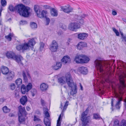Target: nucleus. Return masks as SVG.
Instances as JSON below:
<instances>
[{
    "mask_svg": "<svg viewBox=\"0 0 126 126\" xmlns=\"http://www.w3.org/2000/svg\"><path fill=\"white\" fill-rule=\"evenodd\" d=\"M58 81L61 85L67 83L68 86L71 88L70 93H68L69 96H70L71 95H73L77 93V91L76 84L74 82L70 73H66L65 77H63L58 78Z\"/></svg>",
    "mask_w": 126,
    "mask_h": 126,
    "instance_id": "1",
    "label": "nucleus"
},
{
    "mask_svg": "<svg viewBox=\"0 0 126 126\" xmlns=\"http://www.w3.org/2000/svg\"><path fill=\"white\" fill-rule=\"evenodd\" d=\"M115 61L114 60H112L104 62L96 59L94 62V64L97 70L101 73L102 76L106 69L108 71L110 70L111 68L110 65L113 64Z\"/></svg>",
    "mask_w": 126,
    "mask_h": 126,
    "instance_id": "2",
    "label": "nucleus"
},
{
    "mask_svg": "<svg viewBox=\"0 0 126 126\" xmlns=\"http://www.w3.org/2000/svg\"><path fill=\"white\" fill-rule=\"evenodd\" d=\"M8 8L11 12L17 11L18 13L20 16L26 17H28L30 13V8L22 4L16 6L14 8L12 5H10L9 6Z\"/></svg>",
    "mask_w": 126,
    "mask_h": 126,
    "instance_id": "3",
    "label": "nucleus"
},
{
    "mask_svg": "<svg viewBox=\"0 0 126 126\" xmlns=\"http://www.w3.org/2000/svg\"><path fill=\"white\" fill-rule=\"evenodd\" d=\"M122 66L124 68L123 74L120 77V81L123 88L125 87L126 85L125 84V81L124 78L126 77V63L123 62Z\"/></svg>",
    "mask_w": 126,
    "mask_h": 126,
    "instance_id": "4",
    "label": "nucleus"
},
{
    "mask_svg": "<svg viewBox=\"0 0 126 126\" xmlns=\"http://www.w3.org/2000/svg\"><path fill=\"white\" fill-rule=\"evenodd\" d=\"M34 9L38 17L42 18L46 16L47 13L46 11L44 10L41 11L39 7L36 6H34Z\"/></svg>",
    "mask_w": 126,
    "mask_h": 126,
    "instance_id": "5",
    "label": "nucleus"
},
{
    "mask_svg": "<svg viewBox=\"0 0 126 126\" xmlns=\"http://www.w3.org/2000/svg\"><path fill=\"white\" fill-rule=\"evenodd\" d=\"M44 113L46 116L44 119L45 124L46 126H50V120L47 118L50 116L49 113H48V109L46 108H44L43 109Z\"/></svg>",
    "mask_w": 126,
    "mask_h": 126,
    "instance_id": "6",
    "label": "nucleus"
},
{
    "mask_svg": "<svg viewBox=\"0 0 126 126\" xmlns=\"http://www.w3.org/2000/svg\"><path fill=\"white\" fill-rule=\"evenodd\" d=\"M88 111L86 110L82 113L81 117V120L84 123V126H86L87 124L89 123L90 120L89 116H87Z\"/></svg>",
    "mask_w": 126,
    "mask_h": 126,
    "instance_id": "7",
    "label": "nucleus"
},
{
    "mask_svg": "<svg viewBox=\"0 0 126 126\" xmlns=\"http://www.w3.org/2000/svg\"><path fill=\"white\" fill-rule=\"evenodd\" d=\"M58 47V45L57 42L55 40L52 41L51 44L49 46V49L52 52L57 51Z\"/></svg>",
    "mask_w": 126,
    "mask_h": 126,
    "instance_id": "8",
    "label": "nucleus"
},
{
    "mask_svg": "<svg viewBox=\"0 0 126 126\" xmlns=\"http://www.w3.org/2000/svg\"><path fill=\"white\" fill-rule=\"evenodd\" d=\"M7 75L6 79L7 81L10 82L13 80L15 75L14 72L13 71H10Z\"/></svg>",
    "mask_w": 126,
    "mask_h": 126,
    "instance_id": "9",
    "label": "nucleus"
},
{
    "mask_svg": "<svg viewBox=\"0 0 126 126\" xmlns=\"http://www.w3.org/2000/svg\"><path fill=\"white\" fill-rule=\"evenodd\" d=\"M80 27V24L77 23H72L70 24L69 26V29L72 31H74Z\"/></svg>",
    "mask_w": 126,
    "mask_h": 126,
    "instance_id": "10",
    "label": "nucleus"
},
{
    "mask_svg": "<svg viewBox=\"0 0 126 126\" xmlns=\"http://www.w3.org/2000/svg\"><path fill=\"white\" fill-rule=\"evenodd\" d=\"M61 10L64 12L68 13L72 12L73 9L69 5L64 6L61 7Z\"/></svg>",
    "mask_w": 126,
    "mask_h": 126,
    "instance_id": "11",
    "label": "nucleus"
},
{
    "mask_svg": "<svg viewBox=\"0 0 126 126\" xmlns=\"http://www.w3.org/2000/svg\"><path fill=\"white\" fill-rule=\"evenodd\" d=\"M26 74L28 78L30 79L31 76L29 73V71L28 70L25 69L22 71V75L23 77V79L25 82H27L28 81V78L26 75Z\"/></svg>",
    "mask_w": 126,
    "mask_h": 126,
    "instance_id": "12",
    "label": "nucleus"
},
{
    "mask_svg": "<svg viewBox=\"0 0 126 126\" xmlns=\"http://www.w3.org/2000/svg\"><path fill=\"white\" fill-rule=\"evenodd\" d=\"M78 71L81 73L85 75L87 74L88 72L87 68L84 66L78 68Z\"/></svg>",
    "mask_w": 126,
    "mask_h": 126,
    "instance_id": "13",
    "label": "nucleus"
},
{
    "mask_svg": "<svg viewBox=\"0 0 126 126\" xmlns=\"http://www.w3.org/2000/svg\"><path fill=\"white\" fill-rule=\"evenodd\" d=\"M28 47L27 45H25L24 43L21 45H19L16 47V48L18 50H22L24 51L28 49Z\"/></svg>",
    "mask_w": 126,
    "mask_h": 126,
    "instance_id": "14",
    "label": "nucleus"
},
{
    "mask_svg": "<svg viewBox=\"0 0 126 126\" xmlns=\"http://www.w3.org/2000/svg\"><path fill=\"white\" fill-rule=\"evenodd\" d=\"M22 57L20 55H16L14 60H15L19 64L22 65H23V64L21 60Z\"/></svg>",
    "mask_w": 126,
    "mask_h": 126,
    "instance_id": "15",
    "label": "nucleus"
},
{
    "mask_svg": "<svg viewBox=\"0 0 126 126\" xmlns=\"http://www.w3.org/2000/svg\"><path fill=\"white\" fill-rule=\"evenodd\" d=\"M70 58L68 56H64L61 60L62 62L64 64L70 63Z\"/></svg>",
    "mask_w": 126,
    "mask_h": 126,
    "instance_id": "16",
    "label": "nucleus"
},
{
    "mask_svg": "<svg viewBox=\"0 0 126 126\" xmlns=\"http://www.w3.org/2000/svg\"><path fill=\"white\" fill-rule=\"evenodd\" d=\"M1 71L2 73L4 75H7L10 71L8 68L5 66H2L1 67Z\"/></svg>",
    "mask_w": 126,
    "mask_h": 126,
    "instance_id": "17",
    "label": "nucleus"
},
{
    "mask_svg": "<svg viewBox=\"0 0 126 126\" xmlns=\"http://www.w3.org/2000/svg\"><path fill=\"white\" fill-rule=\"evenodd\" d=\"M82 56V55H76L74 59V61L78 63H82V56Z\"/></svg>",
    "mask_w": 126,
    "mask_h": 126,
    "instance_id": "18",
    "label": "nucleus"
},
{
    "mask_svg": "<svg viewBox=\"0 0 126 126\" xmlns=\"http://www.w3.org/2000/svg\"><path fill=\"white\" fill-rule=\"evenodd\" d=\"M35 43L33 39H32L29 40L28 43H25V45H27L28 46V49H29L30 47H31L33 46L34 45Z\"/></svg>",
    "mask_w": 126,
    "mask_h": 126,
    "instance_id": "19",
    "label": "nucleus"
},
{
    "mask_svg": "<svg viewBox=\"0 0 126 126\" xmlns=\"http://www.w3.org/2000/svg\"><path fill=\"white\" fill-rule=\"evenodd\" d=\"M16 55L14 52H8L6 53V56L8 58L14 59Z\"/></svg>",
    "mask_w": 126,
    "mask_h": 126,
    "instance_id": "20",
    "label": "nucleus"
},
{
    "mask_svg": "<svg viewBox=\"0 0 126 126\" xmlns=\"http://www.w3.org/2000/svg\"><path fill=\"white\" fill-rule=\"evenodd\" d=\"M87 44L85 42H80L79 43L77 46L78 49L80 50L83 47H87Z\"/></svg>",
    "mask_w": 126,
    "mask_h": 126,
    "instance_id": "21",
    "label": "nucleus"
},
{
    "mask_svg": "<svg viewBox=\"0 0 126 126\" xmlns=\"http://www.w3.org/2000/svg\"><path fill=\"white\" fill-rule=\"evenodd\" d=\"M48 87V85L45 83H42L40 86V89L43 91H46Z\"/></svg>",
    "mask_w": 126,
    "mask_h": 126,
    "instance_id": "22",
    "label": "nucleus"
},
{
    "mask_svg": "<svg viewBox=\"0 0 126 126\" xmlns=\"http://www.w3.org/2000/svg\"><path fill=\"white\" fill-rule=\"evenodd\" d=\"M62 65V63L61 62H57L55 65L52 66V67L53 69L56 70L61 68Z\"/></svg>",
    "mask_w": 126,
    "mask_h": 126,
    "instance_id": "23",
    "label": "nucleus"
},
{
    "mask_svg": "<svg viewBox=\"0 0 126 126\" xmlns=\"http://www.w3.org/2000/svg\"><path fill=\"white\" fill-rule=\"evenodd\" d=\"M88 36L87 34L83 33H80L78 35V38L79 39L81 40H83L86 38Z\"/></svg>",
    "mask_w": 126,
    "mask_h": 126,
    "instance_id": "24",
    "label": "nucleus"
},
{
    "mask_svg": "<svg viewBox=\"0 0 126 126\" xmlns=\"http://www.w3.org/2000/svg\"><path fill=\"white\" fill-rule=\"evenodd\" d=\"M20 101L21 104L23 105H24L27 101V98L26 96H23L20 99Z\"/></svg>",
    "mask_w": 126,
    "mask_h": 126,
    "instance_id": "25",
    "label": "nucleus"
},
{
    "mask_svg": "<svg viewBox=\"0 0 126 126\" xmlns=\"http://www.w3.org/2000/svg\"><path fill=\"white\" fill-rule=\"evenodd\" d=\"M19 109V114H21V115H24L25 112V108H22L21 106L20 105L18 107Z\"/></svg>",
    "mask_w": 126,
    "mask_h": 126,
    "instance_id": "26",
    "label": "nucleus"
},
{
    "mask_svg": "<svg viewBox=\"0 0 126 126\" xmlns=\"http://www.w3.org/2000/svg\"><path fill=\"white\" fill-rule=\"evenodd\" d=\"M82 63H85L88 62L89 60V59L87 56L82 55Z\"/></svg>",
    "mask_w": 126,
    "mask_h": 126,
    "instance_id": "27",
    "label": "nucleus"
},
{
    "mask_svg": "<svg viewBox=\"0 0 126 126\" xmlns=\"http://www.w3.org/2000/svg\"><path fill=\"white\" fill-rule=\"evenodd\" d=\"M24 115L18 114L19 122L21 123L24 122L25 120V118L23 116Z\"/></svg>",
    "mask_w": 126,
    "mask_h": 126,
    "instance_id": "28",
    "label": "nucleus"
},
{
    "mask_svg": "<svg viewBox=\"0 0 126 126\" xmlns=\"http://www.w3.org/2000/svg\"><path fill=\"white\" fill-rule=\"evenodd\" d=\"M21 91L23 94H25L27 92V89L26 86L24 84L22 85L21 88Z\"/></svg>",
    "mask_w": 126,
    "mask_h": 126,
    "instance_id": "29",
    "label": "nucleus"
},
{
    "mask_svg": "<svg viewBox=\"0 0 126 126\" xmlns=\"http://www.w3.org/2000/svg\"><path fill=\"white\" fill-rule=\"evenodd\" d=\"M51 14L53 16H56L58 15L57 12L55 9L53 8L52 9L51 12Z\"/></svg>",
    "mask_w": 126,
    "mask_h": 126,
    "instance_id": "30",
    "label": "nucleus"
},
{
    "mask_svg": "<svg viewBox=\"0 0 126 126\" xmlns=\"http://www.w3.org/2000/svg\"><path fill=\"white\" fill-rule=\"evenodd\" d=\"M2 110L3 112L5 113L9 112L10 110V109L6 106H4L2 108Z\"/></svg>",
    "mask_w": 126,
    "mask_h": 126,
    "instance_id": "31",
    "label": "nucleus"
},
{
    "mask_svg": "<svg viewBox=\"0 0 126 126\" xmlns=\"http://www.w3.org/2000/svg\"><path fill=\"white\" fill-rule=\"evenodd\" d=\"M122 41L125 44H126V35H124L123 33H121Z\"/></svg>",
    "mask_w": 126,
    "mask_h": 126,
    "instance_id": "32",
    "label": "nucleus"
},
{
    "mask_svg": "<svg viewBox=\"0 0 126 126\" xmlns=\"http://www.w3.org/2000/svg\"><path fill=\"white\" fill-rule=\"evenodd\" d=\"M22 79L20 78L17 79L15 81L16 84L18 86L21 85L22 83Z\"/></svg>",
    "mask_w": 126,
    "mask_h": 126,
    "instance_id": "33",
    "label": "nucleus"
},
{
    "mask_svg": "<svg viewBox=\"0 0 126 126\" xmlns=\"http://www.w3.org/2000/svg\"><path fill=\"white\" fill-rule=\"evenodd\" d=\"M30 26L32 29H35L37 28V25L36 23L32 22L30 23Z\"/></svg>",
    "mask_w": 126,
    "mask_h": 126,
    "instance_id": "34",
    "label": "nucleus"
},
{
    "mask_svg": "<svg viewBox=\"0 0 126 126\" xmlns=\"http://www.w3.org/2000/svg\"><path fill=\"white\" fill-rule=\"evenodd\" d=\"M100 117V116L98 114L94 113L93 114V119H95L96 120H98L99 119Z\"/></svg>",
    "mask_w": 126,
    "mask_h": 126,
    "instance_id": "35",
    "label": "nucleus"
},
{
    "mask_svg": "<svg viewBox=\"0 0 126 126\" xmlns=\"http://www.w3.org/2000/svg\"><path fill=\"white\" fill-rule=\"evenodd\" d=\"M32 84L31 83H29L26 86L27 89V92H28L32 88Z\"/></svg>",
    "mask_w": 126,
    "mask_h": 126,
    "instance_id": "36",
    "label": "nucleus"
},
{
    "mask_svg": "<svg viewBox=\"0 0 126 126\" xmlns=\"http://www.w3.org/2000/svg\"><path fill=\"white\" fill-rule=\"evenodd\" d=\"M12 36V34L11 33H9L8 35L6 36H5V38L9 41H10L11 40V38Z\"/></svg>",
    "mask_w": 126,
    "mask_h": 126,
    "instance_id": "37",
    "label": "nucleus"
},
{
    "mask_svg": "<svg viewBox=\"0 0 126 126\" xmlns=\"http://www.w3.org/2000/svg\"><path fill=\"white\" fill-rule=\"evenodd\" d=\"M33 120L34 121L37 122H40L41 121V120L39 118V117L34 115V117Z\"/></svg>",
    "mask_w": 126,
    "mask_h": 126,
    "instance_id": "38",
    "label": "nucleus"
},
{
    "mask_svg": "<svg viewBox=\"0 0 126 126\" xmlns=\"http://www.w3.org/2000/svg\"><path fill=\"white\" fill-rule=\"evenodd\" d=\"M9 88L11 90H14L16 88V86L15 84L14 83H11L9 85Z\"/></svg>",
    "mask_w": 126,
    "mask_h": 126,
    "instance_id": "39",
    "label": "nucleus"
},
{
    "mask_svg": "<svg viewBox=\"0 0 126 126\" xmlns=\"http://www.w3.org/2000/svg\"><path fill=\"white\" fill-rule=\"evenodd\" d=\"M122 101V99L120 98L119 99L118 101L116 103L115 106L116 108L118 109H119L120 108L119 105L120 104V102Z\"/></svg>",
    "mask_w": 126,
    "mask_h": 126,
    "instance_id": "40",
    "label": "nucleus"
},
{
    "mask_svg": "<svg viewBox=\"0 0 126 126\" xmlns=\"http://www.w3.org/2000/svg\"><path fill=\"white\" fill-rule=\"evenodd\" d=\"M61 114H60L59 116L58 119L57 121V126H61Z\"/></svg>",
    "mask_w": 126,
    "mask_h": 126,
    "instance_id": "41",
    "label": "nucleus"
},
{
    "mask_svg": "<svg viewBox=\"0 0 126 126\" xmlns=\"http://www.w3.org/2000/svg\"><path fill=\"white\" fill-rule=\"evenodd\" d=\"M69 102L68 101H66L65 103V105H64V107H63V110H62V112H63L65 111L66 109L67 108V107L68 105Z\"/></svg>",
    "mask_w": 126,
    "mask_h": 126,
    "instance_id": "42",
    "label": "nucleus"
},
{
    "mask_svg": "<svg viewBox=\"0 0 126 126\" xmlns=\"http://www.w3.org/2000/svg\"><path fill=\"white\" fill-rule=\"evenodd\" d=\"M120 126H126V121L122 120L121 122Z\"/></svg>",
    "mask_w": 126,
    "mask_h": 126,
    "instance_id": "43",
    "label": "nucleus"
},
{
    "mask_svg": "<svg viewBox=\"0 0 126 126\" xmlns=\"http://www.w3.org/2000/svg\"><path fill=\"white\" fill-rule=\"evenodd\" d=\"M112 29L113 32L115 33L116 35L118 36L119 35V33L118 31L114 28H113Z\"/></svg>",
    "mask_w": 126,
    "mask_h": 126,
    "instance_id": "44",
    "label": "nucleus"
},
{
    "mask_svg": "<svg viewBox=\"0 0 126 126\" xmlns=\"http://www.w3.org/2000/svg\"><path fill=\"white\" fill-rule=\"evenodd\" d=\"M1 2L2 6H4L6 5V1L5 0H1Z\"/></svg>",
    "mask_w": 126,
    "mask_h": 126,
    "instance_id": "45",
    "label": "nucleus"
},
{
    "mask_svg": "<svg viewBox=\"0 0 126 126\" xmlns=\"http://www.w3.org/2000/svg\"><path fill=\"white\" fill-rule=\"evenodd\" d=\"M19 23L20 25H24L27 24V22L26 21L24 20H22L20 21Z\"/></svg>",
    "mask_w": 126,
    "mask_h": 126,
    "instance_id": "46",
    "label": "nucleus"
},
{
    "mask_svg": "<svg viewBox=\"0 0 126 126\" xmlns=\"http://www.w3.org/2000/svg\"><path fill=\"white\" fill-rule=\"evenodd\" d=\"M22 1L23 3L27 5L29 4L30 3L29 0H22Z\"/></svg>",
    "mask_w": 126,
    "mask_h": 126,
    "instance_id": "47",
    "label": "nucleus"
},
{
    "mask_svg": "<svg viewBox=\"0 0 126 126\" xmlns=\"http://www.w3.org/2000/svg\"><path fill=\"white\" fill-rule=\"evenodd\" d=\"M44 46V44L43 42H41L40 43V48L41 50H42Z\"/></svg>",
    "mask_w": 126,
    "mask_h": 126,
    "instance_id": "48",
    "label": "nucleus"
},
{
    "mask_svg": "<svg viewBox=\"0 0 126 126\" xmlns=\"http://www.w3.org/2000/svg\"><path fill=\"white\" fill-rule=\"evenodd\" d=\"M119 122L117 120H116L114 122V126H119Z\"/></svg>",
    "mask_w": 126,
    "mask_h": 126,
    "instance_id": "49",
    "label": "nucleus"
},
{
    "mask_svg": "<svg viewBox=\"0 0 126 126\" xmlns=\"http://www.w3.org/2000/svg\"><path fill=\"white\" fill-rule=\"evenodd\" d=\"M14 93L16 97H17L19 96L18 92L17 90H15L14 91Z\"/></svg>",
    "mask_w": 126,
    "mask_h": 126,
    "instance_id": "50",
    "label": "nucleus"
},
{
    "mask_svg": "<svg viewBox=\"0 0 126 126\" xmlns=\"http://www.w3.org/2000/svg\"><path fill=\"white\" fill-rule=\"evenodd\" d=\"M41 104L42 106H44L45 105V102L42 99H41Z\"/></svg>",
    "mask_w": 126,
    "mask_h": 126,
    "instance_id": "51",
    "label": "nucleus"
},
{
    "mask_svg": "<svg viewBox=\"0 0 126 126\" xmlns=\"http://www.w3.org/2000/svg\"><path fill=\"white\" fill-rule=\"evenodd\" d=\"M46 25H48L49 24L50 22V20L49 18L46 17Z\"/></svg>",
    "mask_w": 126,
    "mask_h": 126,
    "instance_id": "52",
    "label": "nucleus"
},
{
    "mask_svg": "<svg viewBox=\"0 0 126 126\" xmlns=\"http://www.w3.org/2000/svg\"><path fill=\"white\" fill-rule=\"evenodd\" d=\"M31 92H33V93L36 94L37 93V90L35 89H33L32 90Z\"/></svg>",
    "mask_w": 126,
    "mask_h": 126,
    "instance_id": "53",
    "label": "nucleus"
},
{
    "mask_svg": "<svg viewBox=\"0 0 126 126\" xmlns=\"http://www.w3.org/2000/svg\"><path fill=\"white\" fill-rule=\"evenodd\" d=\"M79 22L81 24H83L84 23V21L83 19L80 20Z\"/></svg>",
    "mask_w": 126,
    "mask_h": 126,
    "instance_id": "54",
    "label": "nucleus"
},
{
    "mask_svg": "<svg viewBox=\"0 0 126 126\" xmlns=\"http://www.w3.org/2000/svg\"><path fill=\"white\" fill-rule=\"evenodd\" d=\"M112 14L114 16H115L117 14V12L115 11H112Z\"/></svg>",
    "mask_w": 126,
    "mask_h": 126,
    "instance_id": "55",
    "label": "nucleus"
},
{
    "mask_svg": "<svg viewBox=\"0 0 126 126\" xmlns=\"http://www.w3.org/2000/svg\"><path fill=\"white\" fill-rule=\"evenodd\" d=\"M58 34L59 35H61L63 34V32L61 31H59L58 32Z\"/></svg>",
    "mask_w": 126,
    "mask_h": 126,
    "instance_id": "56",
    "label": "nucleus"
},
{
    "mask_svg": "<svg viewBox=\"0 0 126 126\" xmlns=\"http://www.w3.org/2000/svg\"><path fill=\"white\" fill-rule=\"evenodd\" d=\"M9 116L10 117H12L14 116L15 115L13 113H11L9 114Z\"/></svg>",
    "mask_w": 126,
    "mask_h": 126,
    "instance_id": "57",
    "label": "nucleus"
},
{
    "mask_svg": "<svg viewBox=\"0 0 126 126\" xmlns=\"http://www.w3.org/2000/svg\"><path fill=\"white\" fill-rule=\"evenodd\" d=\"M113 99H112L111 100V105L112 106H113Z\"/></svg>",
    "mask_w": 126,
    "mask_h": 126,
    "instance_id": "58",
    "label": "nucleus"
},
{
    "mask_svg": "<svg viewBox=\"0 0 126 126\" xmlns=\"http://www.w3.org/2000/svg\"><path fill=\"white\" fill-rule=\"evenodd\" d=\"M36 94V93H33V92H31V94L32 96L33 97Z\"/></svg>",
    "mask_w": 126,
    "mask_h": 126,
    "instance_id": "59",
    "label": "nucleus"
},
{
    "mask_svg": "<svg viewBox=\"0 0 126 126\" xmlns=\"http://www.w3.org/2000/svg\"><path fill=\"white\" fill-rule=\"evenodd\" d=\"M26 109L28 111H29L30 110V109L29 107H26Z\"/></svg>",
    "mask_w": 126,
    "mask_h": 126,
    "instance_id": "60",
    "label": "nucleus"
},
{
    "mask_svg": "<svg viewBox=\"0 0 126 126\" xmlns=\"http://www.w3.org/2000/svg\"><path fill=\"white\" fill-rule=\"evenodd\" d=\"M79 84L80 85V89L81 90H83L82 86L81 84H80V83Z\"/></svg>",
    "mask_w": 126,
    "mask_h": 126,
    "instance_id": "61",
    "label": "nucleus"
},
{
    "mask_svg": "<svg viewBox=\"0 0 126 126\" xmlns=\"http://www.w3.org/2000/svg\"><path fill=\"white\" fill-rule=\"evenodd\" d=\"M122 19L126 23V19L124 18H122Z\"/></svg>",
    "mask_w": 126,
    "mask_h": 126,
    "instance_id": "62",
    "label": "nucleus"
},
{
    "mask_svg": "<svg viewBox=\"0 0 126 126\" xmlns=\"http://www.w3.org/2000/svg\"><path fill=\"white\" fill-rule=\"evenodd\" d=\"M124 105L125 108H126V100H125V103Z\"/></svg>",
    "mask_w": 126,
    "mask_h": 126,
    "instance_id": "63",
    "label": "nucleus"
},
{
    "mask_svg": "<svg viewBox=\"0 0 126 126\" xmlns=\"http://www.w3.org/2000/svg\"><path fill=\"white\" fill-rule=\"evenodd\" d=\"M62 107H63V106H62V103H61L60 104V108H61V109H62Z\"/></svg>",
    "mask_w": 126,
    "mask_h": 126,
    "instance_id": "64",
    "label": "nucleus"
}]
</instances>
